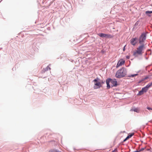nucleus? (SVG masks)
Returning a JSON list of instances; mask_svg holds the SVG:
<instances>
[{"mask_svg": "<svg viewBox=\"0 0 152 152\" xmlns=\"http://www.w3.org/2000/svg\"><path fill=\"white\" fill-rule=\"evenodd\" d=\"M145 49V47L144 44H140L137 48L136 50L133 52V55L136 57L137 56L139 55H142Z\"/></svg>", "mask_w": 152, "mask_h": 152, "instance_id": "nucleus-1", "label": "nucleus"}, {"mask_svg": "<svg viewBox=\"0 0 152 152\" xmlns=\"http://www.w3.org/2000/svg\"><path fill=\"white\" fill-rule=\"evenodd\" d=\"M126 74V71L124 68H122L119 69L116 72L115 76L118 78H121L124 77Z\"/></svg>", "mask_w": 152, "mask_h": 152, "instance_id": "nucleus-2", "label": "nucleus"}, {"mask_svg": "<svg viewBox=\"0 0 152 152\" xmlns=\"http://www.w3.org/2000/svg\"><path fill=\"white\" fill-rule=\"evenodd\" d=\"M93 81L94 82V89L99 88L102 87V85L104 83L103 81H100L99 79L98 78L94 79Z\"/></svg>", "mask_w": 152, "mask_h": 152, "instance_id": "nucleus-3", "label": "nucleus"}, {"mask_svg": "<svg viewBox=\"0 0 152 152\" xmlns=\"http://www.w3.org/2000/svg\"><path fill=\"white\" fill-rule=\"evenodd\" d=\"M107 85V88L109 89L110 88V84L111 86H116L117 85V81L115 79H110L109 80H107L106 81Z\"/></svg>", "mask_w": 152, "mask_h": 152, "instance_id": "nucleus-4", "label": "nucleus"}, {"mask_svg": "<svg viewBox=\"0 0 152 152\" xmlns=\"http://www.w3.org/2000/svg\"><path fill=\"white\" fill-rule=\"evenodd\" d=\"M147 33H143L141 34L139 37L138 41L140 44H144V42L145 40L146 35Z\"/></svg>", "mask_w": 152, "mask_h": 152, "instance_id": "nucleus-5", "label": "nucleus"}, {"mask_svg": "<svg viewBox=\"0 0 152 152\" xmlns=\"http://www.w3.org/2000/svg\"><path fill=\"white\" fill-rule=\"evenodd\" d=\"M98 35L101 37H104L106 38H110L113 37V36L110 34L103 33H100L98 34Z\"/></svg>", "mask_w": 152, "mask_h": 152, "instance_id": "nucleus-6", "label": "nucleus"}, {"mask_svg": "<svg viewBox=\"0 0 152 152\" xmlns=\"http://www.w3.org/2000/svg\"><path fill=\"white\" fill-rule=\"evenodd\" d=\"M125 61L123 59H121L118 61L116 66V67L118 68L119 67L124 65Z\"/></svg>", "mask_w": 152, "mask_h": 152, "instance_id": "nucleus-7", "label": "nucleus"}, {"mask_svg": "<svg viewBox=\"0 0 152 152\" xmlns=\"http://www.w3.org/2000/svg\"><path fill=\"white\" fill-rule=\"evenodd\" d=\"M137 37L132 38L130 40V43L133 45L135 46L137 43Z\"/></svg>", "mask_w": 152, "mask_h": 152, "instance_id": "nucleus-8", "label": "nucleus"}, {"mask_svg": "<svg viewBox=\"0 0 152 152\" xmlns=\"http://www.w3.org/2000/svg\"><path fill=\"white\" fill-rule=\"evenodd\" d=\"M152 86L151 83L148 84L145 87L142 88V91L144 92H146L148 90V89Z\"/></svg>", "mask_w": 152, "mask_h": 152, "instance_id": "nucleus-9", "label": "nucleus"}, {"mask_svg": "<svg viewBox=\"0 0 152 152\" xmlns=\"http://www.w3.org/2000/svg\"><path fill=\"white\" fill-rule=\"evenodd\" d=\"M133 135L134 133H131L128 136H127V137L123 140V142H124L126 141L128 139L131 138Z\"/></svg>", "mask_w": 152, "mask_h": 152, "instance_id": "nucleus-10", "label": "nucleus"}, {"mask_svg": "<svg viewBox=\"0 0 152 152\" xmlns=\"http://www.w3.org/2000/svg\"><path fill=\"white\" fill-rule=\"evenodd\" d=\"M49 152H61L60 151H58L57 150L55 149H52L50 150Z\"/></svg>", "mask_w": 152, "mask_h": 152, "instance_id": "nucleus-11", "label": "nucleus"}, {"mask_svg": "<svg viewBox=\"0 0 152 152\" xmlns=\"http://www.w3.org/2000/svg\"><path fill=\"white\" fill-rule=\"evenodd\" d=\"M144 92L143 91H142V90L141 89V91L139 92L138 94H137L138 95H141L143 94V93Z\"/></svg>", "mask_w": 152, "mask_h": 152, "instance_id": "nucleus-12", "label": "nucleus"}, {"mask_svg": "<svg viewBox=\"0 0 152 152\" xmlns=\"http://www.w3.org/2000/svg\"><path fill=\"white\" fill-rule=\"evenodd\" d=\"M138 74H137L130 75L129 76L130 77H134L136 76H137Z\"/></svg>", "mask_w": 152, "mask_h": 152, "instance_id": "nucleus-13", "label": "nucleus"}, {"mask_svg": "<svg viewBox=\"0 0 152 152\" xmlns=\"http://www.w3.org/2000/svg\"><path fill=\"white\" fill-rule=\"evenodd\" d=\"M152 13V11H147L145 12V13L147 14H151Z\"/></svg>", "mask_w": 152, "mask_h": 152, "instance_id": "nucleus-14", "label": "nucleus"}, {"mask_svg": "<svg viewBox=\"0 0 152 152\" xmlns=\"http://www.w3.org/2000/svg\"><path fill=\"white\" fill-rule=\"evenodd\" d=\"M134 110V111L136 112H139V110H138V109H137V108L135 109Z\"/></svg>", "mask_w": 152, "mask_h": 152, "instance_id": "nucleus-15", "label": "nucleus"}, {"mask_svg": "<svg viewBox=\"0 0 152 152\" xmlns=\"http://www.w3.org/2000/svg\"><path fill=\"white\" fill-rule=\"evenodd\" d=\"M117 150L116 149H115L112 152H117Z\"/></svg>", "mask_w": 152, "mask_h": 152, "instance_id": "nucleus-16", "label": "nucleus"}, {"mask_svg": "<svg viewBox=\"0 0 152 152\" xmlns=\"http://www.w3.org/2000/svg\"><path fill=\"white\" fill-rule=\"evenodd\" d=\"M147 109L148 110H152V108H151V107H147Z\"/></svg>", "mask_w": 152, "mask_h": 152, "instance_id": "nucleus-17", "label": "nucleus"}, {"mask_svg": "<svg viewBox=\"0 0 152 152\" xmlns=\"http://www.w3.org/2000/svg\"><path fill=\"white\" fill-rule=\"evenodd\" d=\"M148 77H146L144 78V80H146L148 78Z\"/></svg>", "mask_w": 152, "mask_h": 152, "instance_id": "nucleus-18", "label": "nucleus"}, {"mask_svg": "<svg viewBox=\"0 0 152 152\" xmlns=\"http://www.w3.org/2000/svg\"><path fill=\"white\" fill-rule=\"evenodd\" d=\"M125 46H126V45L124 46V47L123 49V50L124 51H125Z\"/></svg>", "mask_w": 152, "mask_h": 152, "instance_id": "nucleus-19", "label": "nucleus"}, {"mask_svg": "<svg viewBox=\"0 0 152 152\" xmlns=\"http://www.w3.org/2000/svg\"><path fill=\"white\" fill-rule=\"evenodd\" d=\"M49 68V67L48 66H47V70H48V68Z\"/></svg>", "mask_w": 152, "mask_h": 152, "instance_id": "nucleus-20", "label": "nucleus"}, {"mask_svg": "<svg viewBox=\"0 0 152 152\" xmlns=\"http://www.w3.org/2000/svg\"><path fill=\"white\" fill-rule=\"evenodd\" d=\"M138 152V151H135L134 152Z\"/></svg>", "mask_w": 152, "mask_h": 152, "instance_id": "nucleus-21", "label": "nucleus"}, {"mask_svg": "<svg viewBox=\"0 0 152 152\" xmlns=\"http://www.w3.org/2000/svg\"><path fill=\"white\" fill-rule=\"evenodd\" d=\"M151 83V84L152 85V82Z\"/></svg>", "mask_w": 152, "mask_h": 152, "instance_id": "nucleus-22", "label": "nucleus"}]
</instances>
